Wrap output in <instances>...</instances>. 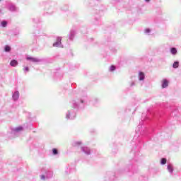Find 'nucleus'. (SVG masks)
Returning <instances> with one entry per match:
<instances>
[{
    "instance_id": "nucleus-13",
    "label": "nucleus",
    "mask_w": 181,
    "mask_h": 181,
    "mask_svg": "<svg viewBox=\"0 0 181 181\" xmlns=\"http://www.w3.org/2000/svg\"><path fill=\"white\" fill-rule=\"evenodd\" d=\"M114 70H115V66L112 65L110 68V71H114Z\"/></svg>"
},
{
    "instance_id": "nucleus-18",
    "label": "nucleus",
    "mask_w": 181,
    "mask_h": 181,
    "mask_svg": "<svg viewBox=\"0 0 181 181\" xmlns=\"http://www.w3.org/2000/svg\"><path fill=\"white\" fill-rule=\"evenodd\" d=\"M41 178H42V179H45V175H42V176H41Z\"/></svg>"
},
{
    "instance_id": "nucleus-9",
    "label": "nucleus",
    "mask_w": 181,
    "mask_h": 181,
    "mask_svg": "<svg viewBox=\"0 0 181 181\" xmlns=\"http://www.w3.org/2000/svg\"><path fill=\"white\" fill-rule=\"evenodd\" d=\"M166 162H167L166 158H162L160 163H161V165H166Z\"/></svg>"
},
{
    "instance_id": "nucleus-3",
    "label": "nucleus",
    "mask_w": 181,
    "mask_h": 181,
    "mask_svg": "<svg viewBox=\"0 0 181 181\" xmlns=\"http://www.w3.org/2000/svg\"><path fill=\"white\" fill-rule=\"evenodd\" d=\"M11 66H12L13 67H16V66H18V61L13 59L11 62H10Z\"/></svg>"
},
{
    "instance_id": "nucleus-16",
    "label": "nucleus",
    "mask_w": 181,
    "mask_h": 181,
    "mask_svg": "<svg viewBox=\"0 0 181 181\" xmlns=\"http://www.w3.org/2000/svg\"><path fill=\"white\" fill-rule=\"evenodd\" d=\"M23 129L22 127H18L16 129V131H22Z\"/></svg>"
},
{
    "instance_id": "nucleus-10",
    "label": "nucleus",
    "mask_w": 181,
    "mask_h": 181,
    "mask_svg": "<svg viewBox=\"0 0 181 181\" xmlns=\"http://www.w3.org/2000/svg\"><path fill=\"white\" fill-rule=\"evenodd\" d=\"M5 52H11V47L6 45L5 47Z\"/></svg>"
},
{
    "instance_id": "nucleus-14",
    "label": "nucleus",
    "mask_w": 181,
    "mask_h": 181,
    "mask_svg": "<svg viewBox=\"0 0 181 181\" xmlns=\"http://www.w3.org/2000/svg\"><path fill=\"white\" fill-rule=\"evenodd\" d=\"M59 45H62V42H61V41L54 43V46H59Z\"/></svg>"
},
{
    "instance_id": "nucleus-12",
    "label": "nucleus",
    "mask_w": 181,
    "mask_h": 181,
    "mask_svg": "<svg viewBox=\"0 0 181 181\" xmlns=\"http://www.w3.org/2000/svg\"><path fill=\"white\" fill-rule=\"evenodd\" d=\"M52 153H53V155H57V153H58L57 149L53 148Z\"/></svg>"
},
{
    "instance_id": "nucleus-7",
    "label": "nucleus",
    "mask_w": 181,
    "mask_h": 181,
    "mask_svg": "<svg viewBox=\"0 0 181 181\" xmlns=\"http://www.w3.org/2000/svg\"><path fill=\"white\" fill-rule=\"evenodd\" d=\"M173 67L174 69H177V67H179V62H175L173 64Z\"/></svg>"
},
{
    "instance_id": "nucleus-1",
    "label": "nucleus",
    "mask_w": 181,
    "mask_h": 181,
    "mask_svg": "<svg viewBox=\"0 0 181 181\" xmlns=\"http://www.w3.org/2000/svg\"><path fill=\"white\" fill-rule=\"evenodd\" d=\"M169 86V82L166 79L163 80V84H162V88H166Z\"/></svg>"
},
{
    "instance_id": "nucleus-19",
    "label": "nucleus",
    "mask_w": 181,
    "mask_h": 181,
    "mask_svg": "<svg viewBox=\"0 0 181 181\" xmlns=\"http://www.w3.org/2000/svg\"><path fill=\"white\" fill-rule=\"evenodd\" d=\"M146 1V2H149V1H151V0H145Z\"/></svg>"
},
{
    "instance_id": "nucleus-5",
    "label": "nucleus",
    "mask_w": 181,
    "mask_h": 181,
    "mask_svg": "<svg viewBox=\"0 0 181 181\" xmlns=\"http://www.w3.org/2000/svg\"><path fill=\"white\" fill-rule=\"evenodd\" d=\"M13 100H18L19 98V92H16L13 95Z\"/></svg>"
},
{
    "instance_id": "nucleus-2",
    "label": "nucleus",
    "mask_w": 181,
    "mask_h": 181,
    "mask_svg": "<svg viewBox=\"0 0 181 181\" xmlns=\"http://www.w3.org/2000/svg\"><path fill=\"white\" fill-rule=\"evenodd\" d=\"M27 59L28 60H31V62H33L34 63H37V62H40L39 59L33 58V57H28Z\"/></svg>"
},
{
    "instance_id": "nucleus-6",
    "label": "nucleus",
    "mask_w": 181,
    "mask_h": 181,
    "mask_svg": "<svg viewBox=\"0 0 181 181\" xmlns=\"http://www.w3.org/2000/svg\"><path fill=\"white\" fill-rule=\"evenodd\" d=\"M170 52L172 53V54H176L177 53V50L176 49V48L173 47L170 49Z\"/></svg>"
},
{
    "instance_id": "nucleus-11",
    "label": "nucleus",
    "mask_w": 181,
    "mask_h": 181,
    "mask_svg": "<svg viewBox=\"0 0 181 181\" xmlns=\"http://www.w3.org/2000/svg\"><path fill=\"white\" fill-rule=\"evenodd\" d=\"M8 25V23L6 21H2L1 22V25L3 28H5Z\"/></svg>"
},
{
    "instance_id": "nucleus-4",
    "label": "nucleus",
    "mask_w": 181,
    "mask_h": 181,
    "mask_svg": "<svg viewBox=\"0 0 181 181\" xmlns=\"http://www.w3.org/2000/svg\"><path fill=\"white\" fill-rule=\"evenodd\" d=\"M139 78L140 81H142L145 78V74L143 72H139Z\"/></svg>"
},
{
    "instance_id": "nucleus-15",
    "label": "nucleus",
    "mask_w": 181,
    "mask_h": 181,
    "mask_svg": "<svg viewBox=\"0 0 181 181\" xmlns=\"http://www.w3.org/2000/svg\"><path fill=\"white\" fill-rule=\"evenodd\" d=\"M23 70H24L25 71H29V67L25 66V67H24Z\"/></svg>"
},
{
    "instance_id": "nucleus-17",
    "label": "nucleus",
    "mask_w": 181,
    "mask_h": 181,
    "mask_svg": "<svg viewBox=\"0 0 181 181\" xmlns=\"http://www.w3.org/2000/svg\"><path fill=\"white\" fill-rule=\"evenodd\" d=\"M146 33H149V32H151V30H149V29H146Z\"/></svg>"
},
{
    "instance_id": "nucleus-8",
    "label": "nucleus",
    "mask_w": 181,
    "mask_h": 181,
    "mask_svg": "<svg viewBox=\"0 0 181 181\" xmlns=\"http://www.w3.org/2000/svg\"><path fill=\"white\" fill-rule=\"evenodd\" d=\"M168 170L170 171L172 173V172H173V167H172V165H168Z\"/></svg>"
}]
</instances>
